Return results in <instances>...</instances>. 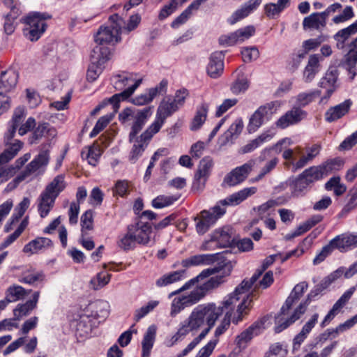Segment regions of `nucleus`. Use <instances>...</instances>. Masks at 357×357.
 <instances>
[{"label":"nucleus","mask_w":357,"mask_h":357,"mask_svg":"<svg viewBox=\"0 0 357 357\" xmlns=\"http://www.w3.org/2000/svg\"><path fill=\"white\" fill-rule=\"evenodd\" d=\"M185 271H176L163 275L158 278L155 284L158 287H165L183 280L185 278Z\"/></svg>","instance_id":"nucleus-45"},{"label":"nucleus","mask_w":357,"mask_h":357,"mask_svg":"<svg viewBox=\"0 0 357 357\" xmlns=\"http://www.w3.org/2000/svg\"><path fill=\"white\" fill-rule=\"evenodd\" d=\"M225 213V209L219 204H216L208 210L202 211L194 218L197 233L199 235L206 234Z\"/></svg>","instance_id":"nucleus-9"},{"label":"nucleus","mask_w":357,"mask_h":357,"mask_svg":"<svg viewBox=\"0 0 357 357\" xmlns=\"http://www.w3.org/2000/svg\"><path fill=\"white\" fill-rule=\"evenodd\" d=\"M110 20L114 22L113 24L105 27L101 26L96 33L95 41L97 44L101 45H104V44H114L121 40V22H122V18L118 15H114L110 17Z\"/></svg>","instance_id":"nucleus-11"},{"label":"nucleus","mask_w":357,"mask_h":357,"mask_svg":"<svg viewBox=\"0 0 357 357\" xmlns=\"http://www.w3.org/2000/svg\"><path fill=\"white\" fill-rule=\"evenodd\" d=\"M357 33V20L349 26L338 31L334 36L337 42V47L343 49L345 41L352 35Z\"/></svg>","instance_id":"nucleus-44"},{"label":"nucleus","mask_w":357,"mask_h":357,"mask_svg":"<svg viewBox=\"0 0 357 357\" xmlns=\"http://www.w3.org/2000/svg\"><path fill=\"white\" fill-rule=\"evenodd\" d=\"M209 105L206 102L202 103L197 109L196 114L193 117L190 129L192 131H197L201 128L206 120Z\"/></svg>","instance_id":"nucleus-39"},{"label":"nucleus","mask_w":357,"mask_h":357,"mask_svg":"<svg viewBox=\"0 0 357 357\" xmlns=\"http://www.w3.org/2000/svg\"><path fill=\"white\" fill-rule=\"evenodd\" d=\"M168 82L162 79L158 85L149 89L146 93L140 94L132 99V102L136 105H144L151 102L155 96L167 92Z\"/></svg>","instance_id":"nucleus-20"},{"label":"nucleus","mask_w":357,"mask_h":357,"mask_svg":"<svg viewBox=\"0 0 357 357\" xmlns=\"http://www.w3.org/2000/svg\"><path fill=\"white\" fill-rule=\"evenodd\" d=\"M138 245H147L151 239L152 227L149 222L142 220L128 226Z\"/></svg>","instance_id":"nucleus-17"},{"label":"nucleus","mask_w":357,"mask_h":357,"mask_svg":"<svg viewBox=\"0 0 357 357\" xmlns=\"http://www.w3.org/2000/svg\"><path fill=\"white\" fill-rule=\"evenodd\" d=\"M280 106L278 102H271L260 106L250 116L248 125V130L250 133L255 132L263 124L264 117L275 107Z\"/></svg>","instance_id":"nucleus-19"},{"label":"nucleus","mask_w":357,"mask_h":357,"mask_svg":"<svg viewBox=\"0 0 357 357\" xmlns=\"http://www.w3.org/2000/svg\"><path fill=\"white\" fill-rule=\"evenodd\" d=\"M17 73L12 69L1 72L0 75V91L7 93L12 90L17 84Z\"/></svg>","instance_id":"nucleus-35"},{"label":"nucleus","mask_w":357,"mask_h":357,"mask_svg":"<svg viewBox=\"0 0 357 357\" xmlns=\"http://www.w3.org/2000/svg\"><path fill=\"white\" fill-rule=\"evenodd\" d=\"M326 25V19L321 13H313L305 17L303 21V26L306 29L321 30Z\"/></svg>","instance_id":"nucleus-37"},{"label":"nucleus","mask_w":357,"mask_h":357,"mask_svg":"<svg viewBox=\"0 0 357 357\" xmlns=\"http://www.w3.org/2000/svg\"><path fill=\"white\" fill-rule=\"evenodd\" d=\"M50 151L45 147L40 150L39 153L25 167L15 178L17 182L25 180L33 174H43L50 162Z\"/></svg>","instance_id":"nucleus-10"},{"label":"nucleus","mask_w":357,"mask_h":357,"mask_svg":"<svg viewBox=\"0 0 357 357\" xmlns=\"http://www.w3.org/2000/svg\"><path fill=\"white\" fill-rule=\"evenodd\" d=\"M255 165V160H250L243 165L234 168L225 176L222 185L231 187L243 182L252 171Z\"/></svg>","instance_id":"nucleus-14"},{"label":"nucleus","mask_w":357,"mask_h":357,"mask_svg":"<svg viewBox=\"0 0 357 357\" xmlns=\"http://www.w3.org/2000/svg\"><path fill=\"white\" fill-rule=\"evenodd\" d=\"M157 327L152 324L149 326L144 335L142 342V357H149L151 351L153 347L156 337Z\"/></svg>","instance_id":"nucleus-34"},{"label":"nucleus","mask_w":357,"mask_h":357,"mask_svg":"<svg viewBox=\"0 0 357 357\" xmlns=\"http://www.w3.org/2000/svg\"><path fill=\"white\" fill-rule=\"evenodd\" d=\"M262 0H248L231 14L228 18L227 22L231 25L235 24L257 10Z\"/></svg>","instance_id":"nucleus-21"},{"label":"nucleus","mask_w":357,"mask_h":357,"mask_svg":"<svg viewBox=\"0 0 357 357\" xmlns=\"http://www.w3.org/2000/svg\"><path fill=\"white\" fill-rule=\"evenodd\" d=\"M236 235L234 230L230 227H224L215 229L211 234V238L206 241L201 246L203 250H210L211 244L215 242L217 245L222 248L234 246Z\"/></svg>","instance_id":"nucleus-12"},{"label":"nucleus","mask_w":357,"mask_h":357,"mask_svg":"<svg viewBox=\"0 0 357 357\" xmlns=\"http://www.w3.org/2000/svg\"><path fill=\"white\" fill-rule=\"evenodd\" d=\"M301 174L311 185L324 178L318 165L311 166L305 169Z\"/></svg>","instance_id":"nucleus-54"},{"label":"nucleus","mask_w":357,"mask_h":357,"mask_svg":"<svg viewBox=\"0 0 357 357\" xmlns=\"http://www.w3.org/2000/svg\"><path fill=\"white\" fill-rule=\"evenodd\" d=\"M213 165V160L209 156L204 157L200 160L192 183V189L194 190H201L204 188L206 181L211 174Z\"/></svg>","instance_id":"nucleus-16"},{"label":"nucleus","mask_w":357,"mask_h":357,"mask_svg":"<svg viewBox=\"0 0 357 357\" xmlns=\"http://www.w3.org/2000/svg\"><path fill=\"white\" fill-rule=\"evenodd\" d=\"M355 291V287H351L349 289L346 291L342 296L335 302L333 305L332 310L333 312L337 314L339 311L345 305L348 301L351 298Z\"/></svg>","instance_id":"nucleus-62"},{"label":"nucleus","mask_w":357,"mask_h":357,"mask_svg":"<svg viewBox=\"0 0 357 357\" xmlns=\"http://www.w3.org/2000/svg\"><path fill=\"white\" fill-rule=\"evenodd\" d=\"M337 79V72L335 70H328L321 79L319 86L326 89V96H323L320 100V103L326 104L328 99L336 89V82Z\"/></svg>","instance_id":"nucleus-24"},{"label":"nucleus","mask_w":357,"mask_h":357,"mask_svg":"<svg viewBox=\"0 0 357 357\" xmlns=\"http://www.w3.org/2000/svg\"><path fill=\"white\" fill-rule=\"evenodd\" d=\"M51 18L52 15L47 13H30L22 20L26 24L23 30L24 35L31 41L38 40L47 29L46 21Z\"/></svg>","instance_id":"nucleus-8"},{"label":"nucleus","mask_w":357,"mask_h":357,"mask_svg":"<svg viewBox=\"0 0 357 357\" xmlns=\"http://www.w3.org/2000/svg\"><path fill=\"white\" fill-rule=\"evenodd\" d=\"M6 148L3 153L0 154V165L4 167L12 159H13L23 147V142L20 140H15L13 143L5 142Z\"/></svg>","instance_id":"nucleus-33"},{"label":"nucleus","mask_w":357,"mask_h":357,"mask_svg":"<svg viewBox=\"0 0 357 357\" xmlns=\"http://www.w3.org/2000/svg\"><path fill=\"white\" fill-rule=\"evenodd\" d=\"M351 105L352 102L350 100H346L334 107H331L325 113V120L329 123L338 120L349 112Z\"/></svg>","instance_id":"nucleus-29"},{"label":"nucleus","mask_w":357,"mask_h":357,"mask_svg":"<svg viewBox=\"0 0 357 357\" xmlns=\"http://www.w3.org/2000/svg\"><path fill=\"white\" fill-rule=\"evenodd\" d=\"M114 88L118 91H122L119 93L114 94L108 100L113 104L114 112L119 107V102L130 97L142 82V77H137L136 74L132 73H123L114 75L112 78Z\"/></svg>","instance_id":"nucleus-6"},{"label":"nucleus","mask_w":357,"mask_h":357,"mask_svg":"<svg viewBox=\"0 0 357 357\" xmlns=\"http://www.w3.org/2000/svg\"><path fill=\"white\" fill-rule=\"evenodd\" d=\"M356 239L354 235L352 234L338 235L331 240L329 243L333 250L337 249L340 252H344L348 248L356 244Z\"/></svg>","instance_id":"nucleus-38"},{"label":"nucleus","mask_w":357,"mask_h":357,"mask_svg":"<svg viewBox=\"0 0 357 357\" xmlns=\"http://www.w3.org/2000/svg\"><path fill=\"white\" fill-rule=\"evenodd\" d=\"M52 246V241L46 237H38L26 243L22 251L25 254L32 255Z\"/></svg>","instance_id":"nucleus-31"},{"label":"nucleus","mask_w":357,"mask_h":357,"mask_svg":"<svg viewBox=\"0 0 357 357\" xmlns=\"http://www.w3.org/2000/svg\"><path fill=\"white\" fill-rule=\"evenodd\" d=\"M156 133L157 132L148 127L146 130L139 136V137H136V139L130 141V142L132 144V147L128 156V160L131 163H135L142 156L151 139Z\"/></svg>","instance_id":"nucleus-13"},{"label":"nucleus","mask_w":357,"mask_h":357,"mask_svg":"<svg viewBox=\"0 0 357 357\" xmlns=\"http://www.w3.org/2000/svg\"><path fill=\"white\" fill-rule=\"evenodd\" d=\"M267 318L263 317L253 323L247 329L241 333L235 340V343L238 347H245L246 344L250 342L255 336L260 334L265 328V323Z\"/></svg>","instance_id":"nucleus-18"},{"label":"nucleus","mask_w":357,"mask_h":357,"mask_svg":"<svg viewBox=\"0 0 357 357\" xmlns=\"http://www.w3.org/2000/svg\"><path fill=\"white\" fill-rule=\"evenodd\" d=\"M111 278V275L105 272H100L96 277L91 279V284L94 289H99L107 284Z\"/></svg>","instance_id":"nucleus-64"},{"label":"nucleus","mask_w":357,"mask_h":357,"mask_svg":"<svg viewBox=\"0 0 357 357\" xmlns=\"http://www.w3.org/2000/svg\"><path fill=\"white\" fill-rule=\"evenodd\" d=\"M219 256V253L197 255L183 259L181 261V265L185 268L193 266L209 265L218 261Z\"/></svg>","instance_id":"nucleus-28"},{"label":"nucleus","mask_w":357,"mask_h":357,"mask_svg":"<svg viewBox=\"0 0 357 357\" xmlns=\"http://www.w3.org/2000/svg\"><path fill=\"white\" fill-rule=\"evenodd\" d=\"M311 184L305 180L302 174L295 178L291 184V193L294 196H299L304 192Z\"/></svg>","instance_id":"nucleus-51"},{"label":"nucleus","mask_w":357,"mask_h":357,"mask_svg":"<svg viewBox=\"0 0 357 357\" xmlns=\"http://www.w3.org/2000/svg\"><path fill=\"white\" fill-rule=\"evenodd\" d=\"M279 159L277 157H273L268 160L264 166L261 169L259 174L252 179V182H258L261 180L266 174L271 173L278 165Z\"/></svg>","instance_id":"nucleus-58"},{"label":"nucleus","mask_w":357,"mask_h":357,"mask_svg":"<svg viewBox=\"0 0 357 357\" xmlns=\"http://www.w3.org/2000/svg\"><path fill=\"white\" fill-rule=\"evenodd\" d=\"M321 150V146L319 144H314L306 148L305 154L302 155L299 160L296 161L295 156L301 153V148L296 146L294 149H285L282 152V158L285 160L284 165L286 167L291 169V172H296L312 162L319 154Z\"/></svg>","instance_id":"nucleus-7"},{"label":"nucleus","mask_w":357,"mask_h":357,"mask_svg":"<svg viewBox=\"0 0 357 357\" xmlns=\"http://www.w3.org/2000/svg\"><path fill=\"white\" fill-rule=\"evenodd\" d=\"M257 191L256 187L245 188L220 201L217 204L220 206H236L241 204L248 197L255 195Z\"/></svg>","instance_id":"nucleus-26"},{"label":"nucleus","mask_w":357,"mask_h":357,"mask_svg":"<svg viewBox=\"0 0 357 357\" xmlns=\"http://www.w3.org/2000/svg\"><path fill=\"white\" fill-rule=\"evenodd\" d=\"M224 58L222 52L217 51L212 53L206 67L207 74L213 79L219 77L224 70Z\"/></svg>","instance_id":"nucleus-23"},{"label":"nucleus","mask_w":357,"mask_h":357,"mask_svg":"<svg viewBox=\"0 0 357 357\" xmlns=\"http://www.w3.org/2000/svg\"><path fill=\"white\" fill-rule=\"evenodd\" d=\"M255 27L252 25H248L236 30L234 34L237 44L242 43L250 38L255 35Z\"/></svg>","instance_id":"nucleus-57"},{"label":"nucleus","mask_w":357,"mask_h":357,"mask_svg":"<svg viewBox=\"0 0 357 357\" xmlns=\"http://www.w3.org/2000/svg\"><path fill=\"white\" fill-rule=\"evenodd\" d=\"M244 127L243 121L241 118L236 119L229 126L228 130L219 138L221 146H225L229 142H232L241 133Z\"/></svg>","instance_id":"nucleus-30"},{"label":"nucleus","mask_w":357,"mask_h":357,"mask_svg":"<svg viewBox=\"0 0 357 357\" xmlns=\"http://www.w3.org/2000/svg\"><path fill=\"white\" fill-rule=\"evenodd\" d=\"M81 234L87 235V231L93 228V212L91 210L85 211L81 216Z\"/></svg>","instance_id":"nucleus-61"},{"label":"nucleus","mask_w":357,"mask_h":357,"mask_svg":"<svg viewBox=\"0 0 357 357\" xmlns=\"http://www.w3.org/2000/svg\"><path fill=\"white\" fill-rule=\"evenodd\" d=\"M273 138V135L269 132H264L255 139L249 141L246 144L241 146L238 153L239 154H246L254 151L258 147L266 142H269Z\"/></svg>","instance_id":"nucleus-36"},{"label":"nucleus","mask_w":357,"mask_h":357,"mask_svg":"<svg viewBox=\"0 0 357 357\" xmlns=\"http://www.w3.org/2000/svg\"><path fill=\"white\" fill-rule=\"evenodd\" d=\"M54 132L55 130L50 127L49 123H39L38 127L34 130L32 137L30 138V143L33 144L42 137L45 136L46 134L50 133V135H52L54 134Z\"/></svg>","instance_id":"nucleus-56"},{"label":"nucleus","mask_w":357,"mask_h":357,"mask_svg":"<svg viewBox=\"0 0 357 357\" xmlns=\"http://www.w3.org/2000/svg\"><path fill=\"white\" fill-rule=\"evenodd\" d=\"M293 144V141L288 137H285L284 139L278 141L274 146L270 148H266L261 151L260 155L259 157V161H264L266 159V157L271 152V150H275L277 152H281L283 149L282 146H284V151L287 149L288 146Z\"/></svg>","instance_id":"nucleus-49"},{"label":"nucleus","mask_w":357,"mask_h":357,"mask_svg":"<svg viewBox=\"0 0 357 357\" xmlns=\"http://www.w3.org/2000/svg\"><path fill=\"white\" fill-rule=\"evenodd\" d=\"M45 275L42 271H36L30 268L24 271L19 279V282L33 285L36 282H42L44 281Z\"/></svg>","instance_id":"nucleus-43"},{"label":"nucleus","mask_w":357,"mask_h":357,"mask_svg":"<svg viewBox=\"0 0 357 357\" xmlns=\"http://www.w3.org/2000/svg\"><path fill=\"white\" fill-rule=\"evenodd\" d=\"M307 287L308 284L305 282H301L294 287L282 306L280 313L275 317V331L276 333H280L287 328L299 319L301 315L305 312L308 305L311 302L310 294L293 310L292 307L303 296Z\"/></svg>","instance_id":"nucleus-4"},{"label":"nucleus","mask_w":357,"mask_h":357,"mask_svg":"<svg viewBox=\"0 0 357 357\" xmlns=\"http://www.w3.org/2000/svg\"><path fill=\"white\" fill-rule=\"evenodd\" d=\"M249 87V81L243 76L238 77L231 86V91L235 95L244 93Z\"/></svg>","instance_id":"nucleus-63"},{"label":"nucleus","mask_w":357,"mask_h":357,"mask_svg":"<svg viewBox=\"0 0 357 357\" xmlns=\"http://www.w3.org/2000/svg\"><path fill=\"white\" fill-rule=\"evenodd\" d=\"M177 110L178 109L172 102V98L163 99L158 107L154 121L149 127L158 133L164 125L166 119Z\"/></svg>","instance_id":"nucleus-15"},{"label":"nucleus","mask_w":357,"mask_h":357,"mask_svg":"<svg viewBox=\"0 0 357 357\" xmlns=\"http://www.w3.org/2000/svg\"><path fill=\"white\" fill-rule=\"evenodd\" d=\"M343 165L342 160L340 158L328 160L325 162L318 165L323 176L326 177L335 171L339 170Z\"/></svg>","instance_id":"nucleus-50"},{"label":"nucleus","mask_w":357,"mask_h":357,"mask_svg":"<svg viewBox=\"0 0 357 357\" xmlns=\"http://www.w3.org/2000/svg\"><path fill=\"white\" fill-rule=\"evenodd\" d=\"M40 298V291H34L32 298L24 303H19L13 310L14 319L20 321L23 317L28 316L36 307Z\"/></svg>","instance_id":"nucleus-25"},{"label":"nucleus","mask_w":357,"mask_h":357,"mask_svg":"<svg viewBox=\"0 0 357 357\" xmlns=\"http://www.w3.org/2000/svg\"><path fill=\"white\" fill-rule=\"evenodd\" d=\"M348 201L344 205L339 216L343 218L357 206V188H352L349 190L348 195Z\"/></svg>","instance_id":"nucleus-52"},{"label":"nucleus","mask_w":357,"mask_h":357,"mask_svg":"<svg viewBox=\"0 0 357 357\" xmlns=\"http://www.w3.org/2000/svg\"><path fill=\"white\" fill-rule=\"evenodd\" d=\"M230 269L225 271V266H215L203 270L198 275L186 282L181 288L171 292L168 297L173 298L169 314L176 317L185 307L192 306L213 289L224 282Z\"/></svg>","instance_id":"nucleus-1"},{"label":"nucleus","mask_w":357,"mask_h":357,"mask_svg":"<svg viewBox=\"0 0 357 357\" xmlns=\"http://www.w3.org/2000/svg\"><path fill=\"white\" fill-rule=\"evenodd\" d=\"M318 318L319 314L315 313L312 316L311 319L306 322V324L303 326L301 331L294 337V345L298 344L299 346L305 340L307 335L317 324Z\"/></svg>","instance_id":"nucleus-48"},{"label":"nucleus","mask_w":357,"mask_h":357,"mask_svg":"<svg viewBox=\"0 0 357 357\" xmlns=\"http://www.w3.org/2000/svg\"><path fill=\"white\" fill-rule=\"evenodd\" d=\"M93 315L96 319H105L109 314V304L105 301H98L93 305Z\"/></svg>","instance_id":"nucleus-53"},{"label":"nucleus","mask_w":357,"mask_h":357,"mask_svg":"<svg viewBox=\"0 0 357 357\" xmlns=\"http://www.w3.org/2000/svg\"><path fill=\"white\" fill-rule=\"evenodd\" d=\"M110 57L111 52L109 47L97 44L91 53L90 61L99 63V65H105Z\"/></svg>","instance_id":"nucleus-41"},{"label":"nucleus","mask_w":357,"mask_h":357,"mask_svg":"<svg viewBox=\"0 0 357 357\" xmlns=\"http://www.w3.org/2000/svg\"><path fill=\"white\" fill-rule=\"evenodd\" d=\"M137 242L135 241L132 232L127 227L126 232L119 236L117 241V245L119 248L124 251H129L134 250Z\"/></svg>","instance_id":"nucleus-46"},{"label":"nucleus","mask_w":357,"mask_h":357,"mask_svg":"<svg viewBox=\"0 0 357 357\" xmlns=\"http://www.w3.org/2000/svg\"><path fill=\"white\" fill-rule=\"evenodd\" d=\"M256 278L255 276L251 280H243L232 293L227 295L218 305L215 303V307L220 310V317L224 313H230L233 324L236 325L243 319L251 308L253 293L250 291Z\"/></svg>","instance_id":"nucleus-3"},{"label":"nucleus","mask_w":357,"mask_h":357,"mask_svg":"<svg viewBox=\"0 0 357 357\" xmlns=\"http://www.w3.org/2000/svg\"><path fill=\"white\" fill-rule=\"evenodd\" d=\"M66 185L63 174L56 176L46 185L37 199L38 212L42 218L47 216L54 208L56 198L65 190Z\"/></svg>","instance_id":"nucleus-5"},{"label":"nucleus","mask_w":357,"mask_h":357,"mask_svg":"<svg viewBox=\"0 0 357 357\" xmlns=\"http://www.w3.org/2000/svg\"><path fill=\"white\" fill-rule=\"evenodd\" d=\"M220 310L215 307V303L198 305L190 312L188 318L180 324L178 331L172 337V344L189 333H200L195 337L177 357H184L192 351L215 325L220 319Z\"/></svg>","instance_id":"nucleus-2"},{"label":"nucleus","mask_w":357,"mask_h":357,"mask_svg":"<svg viewBox=\"0 0 357 357\" xmlns=\"http://www.w3.org/2000/svg\"><path fill=\"white\" fill-rule=\"evenodd\" d=\"M91 331L89 317L86 315L80 316L76 324L77 334L80 337H86L90 334Z\"/></svg>","instance_id":"nucleus-60"},{"label":"nucleus","mask_w":357,"mask_h":357,"mask_svg":"<svg viewBox=\"0 0 357 357\" xmlns=\"http://www.w3.org/2000/svg\"><path fill=\"white\" fill-rule=\"evenodd\" d=\"M31 292V289H26L21 285L13 284L6 289L5 292V299L3 301L7 302V305L9 303L23 301Z\"/></svg>","instance_id":"nucleus-27"},{"label":"nucleus","mask_w":357,"mask_h":357,"mask_svg":"<svg viewBox=\"0 0 357 357\" xmlns=\"http://www.w3.org/2000/svg\"><path fill=\"white\" fill-rule=\"evenodd\" d=\"M31 156V154L30 153H26L17 158L13 166L6 167L0 165V178L4 177L8 178L13 176L17 170L20 169L30 160Z\"/></svg>","instance_id":"nucleus-40"},{"label":"nucleus","mask_w":357,"mask_h":357,"mask_svg":"<svg viewBox=\"0 0 357 357\" xmlns=\"http://www.w3.org/2000/svg\"><path fill=\"white\" fill-rule=\"evenodd\" d=\"M101 150L99 146L96 144H93L89 147H86L85 150H83L81 153L82 158L87 160L89 165L96 166L100 155Z\"/></svg>","instance_id":"nucleus-47"},{"label":"nucleus","mask_w":357,"mask_h":357,"mask_svg":"<svg viewBox=\"0 0 357 357\" xmlns=\"http://www.w3.org/2000/svg\"><path fill=\"white\" fill-rule=\"evenodd\" d=\"M320 57L318 54L310 55L307 64L303 72V79L306 82H310L319 70Z\"/></svg>","instance_id":"nucleus-42"},{"label":"nucleus","mask_w":357,"mask_h":357,"mask_svg":"<svg viewBox=\"0 0 357 357\" xmlns=\"http://www.w3.org/2000/svg\"><path fill=\"white\" fill-rule=\"evenodd\" d=\"M307 113L300 109L294 107L291 110L287 112L276 122L277 127L284 129L291 125L296 124L305 118Z\"/></svg>","instance_id":"nucleus-22"},{"label":"nucleus","mask_w":357,"mask_h":357,"mask_svg":"<svg viewBox=\"0 0 357 357\" xmlns=\"http://www.w3.org/2000/svg\"><path fill=\"white\" fill-rule=\"evenodd\" d=\"M178 198L176 195H159L152 200V206L162 208L173 204Z\"/></svg>","instance_id":"nucleus-55"},{"label":"nucleus","mask_w":357,"mask_h":357,"mask_svg":"<svg viewBox=\"0 0 357 357\" xmlns=\"http://www.w3.org/2000/svg\"><path fill=\"white\" fill-rule=\"evenodd\" d=\"M30 205V199L24 197L23 199L15 208L14 212L4 226V231L8 233L13 229V226L23 216Z\"/></svg>","instance_id":"nucleus-32"},{"label":"nucleus","mask_w":357,"mask_h":357,"mask_svg":"<svg viewBox=\"0 0 357 357\" xmlns=\"http://www.w3.org/2000/svg\"><path fill=\"white\" fill-rule=\"evenodd\" d=\"M321 92L318 90L300 93L296 97V103L298 106L304 107L312 102L317 97L319 96Z\"/></svg>","instance_id":"nucleus-59"}]
</instances>
